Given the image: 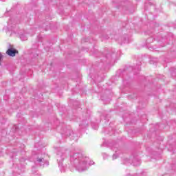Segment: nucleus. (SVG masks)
<instances>
[{
    "label": "nucleus",
    "instance_id": "20e7f679",
    "mask_svg": "<svg viewBox=\"0 0 176 176\" xmlns=\"http://www.w3.org/2000/svg\"><path fill=\"white\" fill-rule=\"evenodd\" d=\"M16 50H13L12 48H10L7 50L6 54L8 56H10L11 57H14V56H16Z\"/></svg>",
    "mask_w": 176,
    "mask_h": 176
},
{
    "label": "nucleus",
    "instance_id": "f8f14e48",
    "mask_svg": "<svg viewBox=\"0 0 176 176\" xmlns=\"http://www.w3.org/2000/svg\"><path fill=\"white\" fill-rule=\"evenodd\" d=\"M1 60H2V54H0V61H1Z\"/></svg>",
    "mask_w": 176,
    "mask_h": 176
},
{
    "label": "nucleus",
    "instance_id": "9d476101",
    "mask_svg": "<svg viewBox=\"0 0 176 176\" xmlns=\"http://www.w3.org/2000/svg\"><path fill=\"white\" fill-rule=\"evenodd\" d=\"M107 157H108V155H107L106 153H103V158L107 159Z\"/></svg>",
    "mask_w": 176,
    "mask_h": 176
},
{
    "label": "nucleus",
    "instance_id": "39448f33",
    "mask_svg": "<svg viewBox=\"0 0 176 176\" xmlns=\"http://www.w3.org/2000/svg\"><path fill=\"white\" fill-rule=\"evenodd\" d=\"M19 38L20 39H21V41H27L28 39V37L27 36V35H25V34H23L21 32H19Z\"/></svg>",
    "mask_w": 176,
    "mask_h": 176
},
{
    "label": "nucleus",
    "instance_id": "4468645a",
    "mask_svg": "<svg viewBox=\"0 0 176 176\" xmlns=\"http://www.w3.org/2000/svg\"><path fill=\"white\" fill-rule=\"evenodd\" d=\"M149 39H152V38H148V41H149Z\"/></svg>",
    "mask_w": 176,
    "mask_h": 176
},
{
    "label": "nucleus",
    "instance_id": "9b49d317",
    "mask_svg": "<svg viewBox=\"0 0 176 176\" xmlns=\"http://www.w3.org/2000/svg\"><path fill=\"white\" fill-rule=\"evenodd\" d=\"M124 164H127V158L124 160Z\"/></svg>",
    "mask_w": 176,
    "mask_h": 176
},
{
    "label": "nucleus",
    "instance_id": "f257e3e1",
    "mask_svg": "<svg viewBox=\"0 0 176 176\" xmlns=\"http://www.w3.org/2000/svg\"><path fill=\"white\" fill-rule=\"evenodd\" d=\"M71 164L74 166L76 170L79 173L86 171L89 168V166H93L94 162L90 161L89 163V157H84L80 153H75L70 157Z\"/></svg>",
    "mask_w": 176,
    "mask_h": 176
},
{
    "label": "nucleus",
    "instance_id": "6e6552de",
    "mask_svg": "<svg viewBox=\"0 0 176 176\" xmlns=\"http://www.w3.org/2000/svg\"><path fill=\"white\" fill-rule=\"evenodd\" d=\"M72 132L71 131H69V130L67 131V137H69L70 135H72Z\"/></svg>",
    "mask_w": 176,
    "mask_h": 176
},
{
    "label": "nucleus",
    "instance_id": "7ed1b4c3",
    "mask_svg": "<svg viewBox=\"0 0 176 176\" xmlns=\"http://www.w3.org/2000/svg\"><path fill=\"white\" fill-rule=\"evenodd\" d=\"M37 163H38V164L40 166H45V164H46L47 166H49V162L45 161L43 158H38L36 160Z\"/></svg>",
    "mask_w": 176,
    "mask_h": 176
},
{
    "label": "nucleus",
    "instance_id": "0eeeda50",
    "mask_svg": "<svg viewBox=\"0 0 176 176\" xmlns=\"http://www.w3.org/2000/svg\"><path fill=\"white\" fill-rule=\"evenodd\" d=\"M80 126L82 127V129H85V127H87L88 126L87 121H82V122L80 124Z\"/></svg>",
    "mask_w": 176,
    "mask_h": 176
},
{
    "label": "nucleus",
    "instance_id": "423d86ee",
    "mask_svg": "<svg viewBox=\"0 0 176 176\" xmlns=\"http://www.w3.org/2000/svg\"><path fill=\"white\" fill-rule=\"evenodd\" d=\"M140 164H141V161L137 159L133 160V166H140Z\"/></svg>",
    "mask_w": 176,
    "mask_h": 176
},
{
    "label": "nucleus",
    "instance_id": "f03ea898",
    "mask_svg": "<svg viewBox=\"0 0 176 176\" xmlns=\"http://www.w3.org/2000/svg\"><path fill=\"white\" fill-rule=\"evenodd\" d=\"M65 157V153H64V149L60 148L57 153V160L58 163V167L61 173H65V166L63 165V160Z\"/></svg>",
    "mask_w": 176,
    "mask_h": 176
},
{
    "label": "nucleus",
    "instance_id": "ddd939ff",
    "mask_svg": "<svg viewBox=\"0 0 176 176\" xmlns=\"http://www.w3.org/2000/svg\"><path fill=\"white\" fill-rule=\"evenodd\" d=\"M106 39H108V37H106Z\"/></svg>",
    "mask_w": 176,
    "mask_h": 176
},
{
    "label": "nucleus",
    "instance_id": "1a4fd4ad",
    "mask_svg": "<svg viewBox=\"0 0 176 176\" xmlns=\"http://www.w3.org/2000/svg\"><path fill=\"white\" fill-rule=\"evenodd\" d=\"M115 159H118V154H113V160H115Z\"/></svg>",
    "mask_w": 176,
    "mask_h": 176
}]
</instances>
